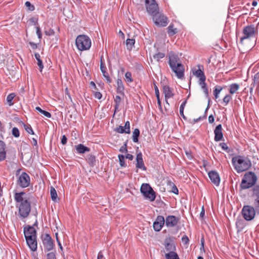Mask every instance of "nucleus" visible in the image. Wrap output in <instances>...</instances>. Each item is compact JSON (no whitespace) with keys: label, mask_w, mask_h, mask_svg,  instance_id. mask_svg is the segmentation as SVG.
<instances>
[{"label":"nucleus","mask_w":259,"mask_h":259,"mask_svg":"<svg viewBox=\"0 0 259 259\" xmlns=\"http://www.w3.org/2000/svg\"><path fill=\"white\" fill-rule=\"evenodd\" d=\"M179 222L180 218L172 215H168L165 220L166 226L170 228L176 226Z\"/></svg>","instance_id":"ddd939ff"},{"label":"nucleus","mask_w":259,"mask_h":259,"mask_svg":"<svg viewBox=\"0 0 259 259\" xmlns=\"http://www.w3.org/2000/svg\"><path fill=\"white\" fill-rule=\"evenodd\" d=\"M165 257L166 259H179L176 252H167L165 254Z\"/></svg>","instance_id":"f704fd0d"},{"label":"nucleus","mask_w":259,"mask_h":259,"mask_svg":"<svg viewBox=\"0 0 259 259\" xmlns=\"http://www.w3.org/2000/svg\"><path fill=\"white\" fill-rule=\"evenodd\" d=\"M257 180V177L254 172H247L243 176L240 187L243 190L249 189L255 185Z\"/></svg>","instance_id":"7ed1b4c3"},{"label":"nucleus","mask_w":259,"mask_h":259,"mask_svg":"<svg viewBox=\"0 0 259 259\" xmlns=\"http://www.w3.org/2000/svg\"><path fill=\"white\" fill-rule=\"evenodd\" d=\"M163 245L165 250L168 252H175V244L170 238H167L164 240Z\"/></svg>","instance_id":"dca6fc26"},{"label":"nucleus","mask_w":259,"mask_h":259,"mask_svg":"<svg viewBox=\"0 0 259 259\" xmlns=\"http://www.w3.org/2000/svg\"><path fill=\"white\" fill-rule=\"evenodd\" d=\"M140 191L146 199L150 201H154L156 197L155 193L149 184H143L141 187Z\"/></svg>","instance_id":"423d86ee"},{"label":"nucleus","mask_w":259,"mask_h":259,"mask_svg":"<svg viewBox=\"0 0 259 259\" xmlns=\"http://www.w3.org/2000/svg\"><path fill=\"white\" fill-rule=\"evenodd\" d=\"M222 87L220 86H216L213 90V94L215 99L219 98V95L222 90Z\"/></svg>","instance_id":"a19ab883"},{"label":"nucleus","mask_w":259,"mask_h":259,"mask_svg":"<svg viewBox=\"0 0 259 259\" xmlns=\"http://www.w3.org/2000/svg\"><path fill=\"white\" fill-rule=\"evenodd\" d=\"M25 239L29 248L33 251H36L37 248L36 236L33 237L28 236V238Z\"/></svg>","instance_id":"2eb2a0df"},{"label":"nucleus","mask_w":259,"mask_h":259,"mask_svg":"<svg viewBox=\"0 0 259 259\" xmlns=\"http://www.w3.org/2000/svg\"><path fill=\"white\" fill-rule=\"evenodd\" d=\"M47 259H56L55 252H50L47 254Z\"/></svg>","instance_id":"3c124183"},{"label":"nucleus","mask_w":259,"mask_h":259,"mask_svg":"<svg viewBox=\"0 0 259 259\" xmlns=\"http://www.w3.org/2000/svg\"><path fill=\"white\" fill-rule=\"evenodd\" d=\"M206 79V78H204L203 79H201L200 80H199V84L200 85L201 89L203 90V92L204 93V94L205 96L208 98V103L207 106V108L205 109V112L206 113V111L208 110L209 108V102H210V99L208 97V90L206 84L205 82Z\"/></svg>","instance_id":"a211bd4d"},{"label":"nucleus","mask_w":259,"mask_h":259,"mask_svg":"<svg viewBox=\"0 0 259 259\" xmlns=\"http://www.w3.org/2000/svg\"><path fill=\"white\" fill-rule=\"evenodd\" d=\"M232 99V97L230 95H227L223 98V102L225 103V105H227L230 100Z\"/></svg>","instance_id":"de8ad7c7"},{"label":"nucleus","mask_w":259,"mask_h":259,"mask_svg":"<svg viewBox=\"0 0 259 259\" xmlns=\"http://www.w3.org/2000/svg\"><path fill=\"white\" fill-rule=\"evenodd\" d=\"M214 118L212 115H210L208 117V122L210 123H212L214 122Z\"/></svg>","instance_id":"69168bd1"},{"label":"nucleus","mask_w":259,"mask_h":259,"mask_svg":"<svg viewBox=\"0 0 259 259\" xmlns=\"http://www.w3.org/2000/svg\"><path fill=\"white\" fill-rule=\"evenodd\" d=\"M198 69H196V68H194L192 70L193 74L196 76L197 77L199 78V80H201V79H203L204 78H206L204 73L203 71L201 69L200 67L201 66L200 65H198ZM202 67L203 66H201Z\"/></svg>","instance_id":"b1692460"},{"label":"nucleus","mask_w":259,"mask_h":259,"mask_svg":"<svg viewBox=\"0 0 259 259\" xmlns=\"http://www.w3.org/2000/svg\"><path fill=\"white\" fill-rule=\"evenodd\" d=\"M163 92L164 94L166 103L167 105H169L167 100L174 96V94L172 93L171 89L169 87V86L164 85L163 87Z\"/></svg>","instance_id":"5701e85b"},{"label":"nucleus","mask_w":259,"mask_h":259,"mask_svg":"<svg viewBox=\"0 0 259 259\" xmlns=\"http://www.w3.org/2000/svg\"><path fill=\"white\" fill-rule=\"evenodd\" d=\"M243 221L241 220H238L236 222V225L237 227V228L243 229L244 228V225L243 224Z\"/></svg>","instance_id":"09e8293b"},{"label":"nucleus","mask_w":259,"mask_h":259,"mask_svg":"<svg viewBox=\"0 0 259 259\" xmlns=\"http://www.w3.org/2000/svg\"><path fill=\"white\" fill-rule=\"evenodd\" d=\"M30 21L36 25L37 24V19L36 18H31L30 19Z\"/></svg>","instance_id":"0e129e2a"},{"label":"nucleus","mask_w":259,"mask_h":259,"mask_svg":"<svg viewBox=\"0 0 259 259\" xmlns=\"http://www.w3.org/2000/svg\"><path fill=\"white\" fill-rule=\"evenodd\" d=\"M5 144L4 142L0 141V161L6 158Z\"/></svg>","instance_id":"bb28decb"},{"label":"nucleus","mask_w":259,"mask_h":259,"mask_svg":"<svg viewBox=\"0 0 259 259\" xmlns=\"http://www.w3.org/2000/svg\"><path fill=\"white\" fill-rule=\"evenodd\" d=\"M119 151L121 152H125V153H126V152H127V144H126V143H125L124 144V145L120 147V148L119 149Z\"/></svg>","instance_id":"4d7b16f0"},{"label":"nucleus","mask_w":259,"mask_h":259,"mask_svg":"<svg viewBox=\"0 0 259 259\" xmlns=\"http://www.w3.org/2000/svg\"><path fill=\"white\" fill-rule=\"evenodd\" d=\"M114 131L116 133H120V134H123V133H126L127 134V131L124 128V126H122L121 125H119L118 127H117L114 129Z\"/></svg>","instance_id":"37998d69"},{"label":"nucleus","mask_w":259,"mask_h":259,"mask_svg":"<svg viewBox=\"0 0 259 259\" xmlns=\"http://www.w3.org/2000/svg\"><path fill=\"white\" fill-rule=\"evenodd\" d=\"M169 67L174 71L177 77L180 79H184V66L177 55L170 52L168 53Z\"/></svg>","instance_id":"f257e3e1"},{"label":"nucleus","mask_w":259,"mask_h":259,"mask_svg":"<svg viewBox=\"0 0 259 259\" xmlns=\"http://www.w3.org/2000/svg\"><path fill=\"white\" fill-rule=\"evenodd\" d=\"M118 157L119 158V164H120V166L125 167L126 166V165L125 163V160H124L125 157L123 155H121V154L118 155Z\"/></svg>","instance_id":"79ce46f5"},{"label":"nucleus","mask_w":259,"mask_h":259,"mask_svg":"<svg viewBox=\"0 0 259 259\" xmlns=\"http://www.w3.org/2000/svg\"><path fill=\"white\" fill-rule=\"evenodd\" d=\"M232 162L235 169L238 173L248 170L251 166L250 160L244 156L237 155L233 157Z\"/></svg>","instance_id":"f03ea898"},{"label":"nucleus","mask_w":259,"mask_h":259,"mask_svg":"<svg viewBox=\"0 0 259 259\" xmlns=\"http://www.w3.org/2000/svg\"><path fill=\"white\" fill-rule=\"evenodd\" d=\"M153 20L156 25L164 27L168 24L167 18L159 12L152 15Z\"/></svg>","instance_id":"1a4fd4ad"},{"label":"nucleus","mask_w":259,"mask_h":259,"mask_svg":"<svg viewBox=\"0 0 259 259\" xmlns=\"http://www.w3.org/2000/svg\"><path fill=\"white\" fill-rule=\"evenodd\" d=\"M24 233L25 238H28V236H30L31 237L36 236V232L35 228L31 226H28L27 230H25V228Z\"/></svg>","instance_id":"393cba45"},{"label":"nucleus","mask_w":259,"mask_h":259,"mask_svg":"<svg viewBox=\"0 0 259 259\" xmlns=\"http://www.w3.org/2000/svg\"><path fill=\"white\" fill-rule=\"evenodd\" d=\"M124 87L122 81L121 79L118 78L117 80V92L118 93L123 94Z\"/></svg>","instance_id":"c756f323"},{"label":"nucleus","mask_w":259,"mask_h":259,"mask_svg":"<svg viewBox=\"0 0 259 259\" xmlns=\"http://www.w3.org/2000/svg\"><path fill=\"white\" fill-rule=\"evenodd\" d=\"M25 194L24 192H16L14 195V199L16 202L21 203L24 201L23 196Z\"/></svg>","instance_id":"c85d7f7f"},{"label":"nucleus","mask_w":259,"mask_h":259,"mask_svg":"<svg viewBox=\"0 0 259 259\" xmlns=\"http://www.w3.org/2000/svg\"><path fill=\"white\" fill-rule=\"evenodd\" d=\"M182 241L185 244H187L189 241V239L187 236L184 235L182 238Z\"/></svg>","instance_id":"13d9d810"},{"label":"nucleus","mask_w":259,"mask_h":259,"mask_svg":"<svg viewBox=\"0 0 259 259\" xmlns=\"http://www.w3.org/2000/svg\"><path fill=\"white\" fill-rule=\"evenodd\" d=\"M25 6L27 8L28 10L30 11H33L34 9V7L33 5H31V3L27 1L25 4Z\"/></svg>","instance_id":"603ef678"},{"label":"nucleus","mask_w":259,"mask_h":259,"mask_svg":"<svg viewBox=\"0 0 259 259\" xmlns=\"http://www.w3.org/2000/svg\"><path fill=\"white\" fill-rule=\"evenodd\" d=\"M77 152L79 154H83L87 152H89L90 149L88 147L85 146L83 144H79L75 146Z\"/></svg>","instance_id":"a878e982"},{"label":"nucleus","mask_w":259,"mask_h":259,"mask_svg":"<svg viewBox=\"0 0 259 259\" xmlns=\"http://www.w3.org/2000/svg\"><path fill=\"white\" fill-rule=\"evenodd\" d=\"M124 128L127 131V134H130L131 131H130V123L128 121H127L125 123V125L124 126Z\"/></svg>","instance_id":"864d4df0"},{"label":"nucleus","mask_w":259,"mask_h":259,"mask_svg":"<svg viewBox=\"0 0 259 259\" xmlns=\"http://www.w3.org/2000/svg\"><path fill=\"white\" fill-rule=\"evenodd\" d=\"M97 259H105L104 257V256L103 254L102 253L101 251H100L98 254Z\"/></svg>","instance_id":"774afa93"},{"label":"nucleus","mask_w":259,"mask_h":259,"mask_svg":"<svg viewBox=\"0 0 259 259\" xmlns=\"http://www.w3.org/2000/svg\"><path fill=\"white\" fill-rule=\"evenodd\" d=\"M135 43V40L133 38H128L126 40V44L127 49L131 50Z\"/></svg>","instance_id":"4c0bfd02"},{"label":"nucleus","mask_w":259,"mask_h":259,"mask_svg":"<svg viewBox=\"0 0 259 259\" xmlns=\"http://www.w3.org/2000/svg\"><path fill=\"white\" fill-rule=\"evenodd\" d=\"M165 224V219L162 215L157 217L153 223V229L155 231L158 232L161 230L162 227Z\"/></svg>","instance_id":"4468645a"},{"label":"nucleus","mask_w":259,"mask_h":259,"mask_svg":"<svg viewBox=\"0 0 259 259\" xmlns=\"http://www.w3.org/2000/svg\"><path fill=\"white\" fill-rule=\"evenodd\" d=\"M253 83L257 84H259V72L256 73L254 75Z\"/></svg>","instance_id":"5fc2aeb1"},{"label":"nucleus","mask_w":259,"mask_h":259,"mask_svg":"<svg viewBox=\"0 0 259 259\" xmlns=\"http://www.w3.org/2000/svg\"><path fill=\"white\" fill-rule=\"evenodd\" d=\"M12 134L16 138H18L20 136L19 131L17 127H13L12 129Z\"/></svg>","instance_id":"8fccbe9b"},{"label":"nucleus","mask_w":259,"mask_h":259,"mask_svg":"<svg viewBox=\"0 0 259 259\" xmlns=\"http://www.w3.org/2000/svg\"><path fill=\"white\" fill-rule=\"evenodd\" d=\"M67 139L65 135H63L61 138V143L63 145H65L67 143Z\"/></svg>","instance_id":"680f3d73"},{"label":"nucleus","mask_w":259,"mask_h":259,"mask_svg":"<svg viewBox=\"0 0 259 259\" xmlns=\"http://www.w3.org/2000/svg\"><path fill=\"white\" fill-rule=\"evenodd\" d=\"M147 11L152 16L159 12V8L155 0H145Z\"/></svg>","instance_id":"f8f14e48"},{"label":"nucleus","mask_w":259,"mask_h":259,"mask_svg":"<svg viewBox=\"0 0 259 259\" xmlns=\"http://www.w3.org/2000/svg\"><path fill=\"white\" fill-rule=\"evenodd\" d=\"M100 69L102 72L103 75L106 78V81L108 83H110L111 82V80L109 77L108 73L106 71V67L102 61V57L101 58Z\"/></svg>","instance_id":"4be33fe9"},{"label":"nucleus","mask_w":259,"mask_h":259,"mask_svg":"<svg viewBox=\"0 0 259 259\" xmlns=\"http://www.w3.org/2000/svg\"><path fill=\"white\" fill-rule=\"evenodd\" d=\"M222 131L223 128L221 124H220L216 126L214 131V140L216 142H218L222 140L223 138V134Z\"/></svg>","instance_id":"aec40b11"},{"label":"nucleus","mask_w":259,"mask_h":259,"mask_svg":"<svg viewBox=\"0 0 259 259\" xmlns=\"http://www.w3.org/2000/svg\"><path fill=\"white\" fill-rule=\"evenodd\" d=\"M125 80L127 82H131L133 81L132 77V74L130 72H126L125 74Z\"/></svg>","instance_id":"49530a36"},{"label":"nucleus","mask_w":259,"mask_h":259,"mask_svg":"<svg viewBox=\"0 0 259 259\" xmlns=\"http://www.w3.org/2000/svg\"><path fill=\"white\" fill-rule=\"evenodd\" d=\"M209 178L212 183L218 186L220 182V178L218 173L215 171H211L208 173Z\"/></svg>","instance_id":"6ab92c4d"},{"label":"nucleus","mask_w":259,"mask_h":259,"mask_svg":"<svg viewBox=\"0 0 259 259\" xmlns=\"http://www.w3.org/2000/svg\"><path fill=\"white\" fill-rule=\"evenodd\" d=\"M76 46L80 51L89 50L91 46V40L89 36L85 35H78L75 40Z\"/></svg>","instance_id":"39448f33"},{"label":"nucleus","mask_w":259,"mask_h":259,"mask_svg":"<svg viewBox=\"0 0 259 259\" xmlns=\"http://www.w3.org/2000/svg\"><path fill=\"white\" fill-rule=\"evenodd\" d=\"M114 101L115 103V112L119 111V107L120 105L121 99L119 96H116L114 98Z\"/></svg>","instance_id":"7c9ffc66"},{"label":"nucleus","mask_w":259,"mask_h":259,"mask_svg":"<svg viewBox=\"0 0 259 259\" xmlns=\"http://www.w3.org/2000/svg\"><path fill=\"white\" fill-rule=\"evenodd\" d=\"M252 198L253 200V204L259 208V184L256 185L252 189Z\"/></svg>","instance_id":"f3484780"},{"label":"nucleus","mask_w":259,"mask_h":259,"mask_svg":"<svg viewBox=\"0 0 259 259\" xmlns=\"http://www.w3.org/2000/svg\"><path fill=\"white\" fill-rule=\"evenodd\" d=\"M16 95L15 93L10 94L7 97V102L8 105L11 106L13 105L14 103L12 102L13 99L15 97Z\"/></svg>","instance_id":"e433bc0d"},{"label":"nucleus","mask_w":259,"mask_h":259,"mask_svg":"<svg viewBox=\"0 0 259 259\" xmlns=\"http://www.w3.org/2000/svg\"><path fill=\"white\" fill-rule=\"evenodd\" d=\"M35 110L40 112V113H41L42 114H43L44 115H45V116H46L47 117L50 118L51 117V114L50 112L42 110L39 107H36L35 108Z\"/></svg>","instance_id":"58836bf2"},{"label":"nucleus","mask_w":259,"mask_h":259,"mask_svg":"<svg viewBox=\"0 0 259 259\" xmlns=\"http://www.w3.org/2000/svg\"><path fill=\"white\" fill-rule=\"evenodd\" d=\"M86 160L91 167H94L96 165V157L92 154L87 156Z\"/></svg>","instance_id":"cd10ccee"},{"label":"nucleus","mask_w":259,"mask_h":259,"mask_svg":"<svg viewBox=\"0 0 259 259\" xmlns=\"http://www.w3.org/2000/svg\"><path fill=\"white\" fill-rule=\"evenodd\" d=\"M41 238L45 252L51 251L54 249L55 247L54 242L49 234L42 235Z\"/></svg>","instance_id":"0eeeda50"},{"label":"nucleus","mask_w":259,"mask_h":259,"mask_svg":"<svg viewBox=\"0 0 259 259\" xmlns=\"http://www.w3.org/2000/svg\"><path fill=\"white\" fill-rule=\"evenodd\" d=\"M50 194L53 201H56L57 199V194L55 189L53 187H51L50 189Z\"/></svg>","instance_id":"c9c22d12"},{"label":"nucleus","mask_w":259,"mask_h":259,"mask_svg":"<svg viewBox=\"0 0 259 259\" xmlns=\"http://www.w3.org/2000/svg\"><path fill=\"white\" fill-rule=\"evenodd\" d=\"M136 167L137 168L141 169L143 170H146L147 168L145 166L141 152L137 154L136 156Z\"/></svg>","instance_id":"412c9836"},{"label":"nucleus","mask_w":259,"mask_h":259,"mask_svg":"<svg viewBox=\"0 0 259 259\" xmlns=\"http://www.w3.org/2000/svg\"><path fill=\"white\" fill-rule=\"evenodd\" d=\"M54 33V32L52 29H50L48 31H45V34L47 35H51L53 34Z\"/></svg>","instance_id":"338daca9"},{"label":"nucleus","mask_w":259,"mask_h":259,"mask_svg":"<svg viewBox=\"0 0 259 259\" xmlns=\"http://www.w3.org/2000/svg\"><path fill=\"white\" fill-rule=\"evenodd\" d=\"M176 33H177V29L174 28L173 25H170L168 27V33L170 35H173L174 34H176Z\"/></svg>","instance_id":"c03bdc74"},{"label":"nucleus","mask_w":259,"mask_h":259,"mask_svg":"<svg viewBox=\"0 0 259 259\" xmlns=\"http://www.w3.org/2000/svg\"><path fill=\"white\" fill-rule=\"evenodd\" d=\"M24 127L25 131L28 133L31 134V135L34 134V132L30 125H27V124H24Z\"/></svg>","instance_id":"a18cd8bd"},{"label":"nucleus","mask_w":259,"mask_h":259,"mask_svg":"<svg viewBox=\"0 0 259 259\" xmlns=\"http://www.w3.org/2000/svg\"><path fill=\"white\" fill-rule=\"evenodd\" d=\"M94 96L98 99H101L102 98V95L100 92H96L94 93Z\"/></svg>","instance_id":"052dcab7"},{"label":"nucleus","mask_w":259,"mask_h":259,"mask_svg":"<svg viewBox=\"0 0 259 259\" xmlns=\"http://www.w3.org/2000/svg\"><path fill=\"white\" fill-rule=\"evenodd\" d=\"M140 136V131L138 128H135L133 133V140L135 143L138 142V138Z\"/></svg>","instance_id":"72a5a7b5"},{"label":"nucleus","mask_w":259,"mask_h":259,"mask_svg":"<svg viewBox=\"0 0 259 259\" xmlns=\"http://www.w3.org/2000/svg\"><path fill=\"white\" fill-rule=\"evenodd\" d=\"M165 56V54L163 53L158 52L153 56V58L157 62L159 61L161 59H162Z\"/></svg>","instance_id":"ea45409f"},{"label":"nucleus","mask_w":259,"mask_h":259,"mask_svg":"<svg viewBox=\"0 0 259 259\" xmlns=\"http://www.w3.org/2000/svg\"><path fill=\"white\" fill-rule=\"evenodd\" d=\"M30 210V203L27 199H25L23 202L20 203L19 206V213L22 218H27L29 215Z\"/></svg>","instance_id":"6e6552de"},{"label":"nucleus","mask_w":259,"mask_h":259,"mask_svg":"<svg viewBox=\"0 0 259 259\" xmlns=\"http://www.w3.org/2000/svg\"><path fill=\"white\" fill-rule=\"evenodd\" d=\"M220 146L222 148V149L227 152L228 151L229 147L227 145V144L225 143H221L220 144Z\"/></svg>","instance_id":"6e6d98bb"},{"label":"nucleus","mask_w":259,"mask_h":259,"mask_svg":"<svg viewBox=\"0 0 259 259\" xmlns=\"http://www.w3.org/2000/svg\"><path fill=\"white\" fill-rule=\"evenodd\" d=\"M258 32L257 26L253 24L248 25L244 27L242 30V36L240 37V42L243 44L245 39L255 37Z\"/></svg>","instance_id":"20e7f679"},{"label":"nucleus","mask_w":259,"mask_h":259,"mask_svg":"<svg viewBox=\"0 0 259 259\" xmlns=\"http://www.w3.org/2000/svg\"><path fill=\"white\" fill-rule=\"evenodd\" d=\"M34 56H35V59L37 61V65L39 67V69L40 71L41 72L42 70V69L44 68V66H43V64H42V61L40 59V55L38 53H35L34 54Z\"/></svg>","instance_id":"2f4dec72"},{"label":"nucleus","mask_w":259,"mask_h":259,"mask_svg":"<svg viewBox=\"0 0 259 259\" xmlns=\"http://www.w3.org/2000/svg\"><path fill=\"white\" fill-rule=\"evenodd\" d=\"M30 184V178L29 175L25 172H23L19 176L17 181V185L21 188H26Z\"/></svg>","instance_id":"9b49d317"},{"label":"nucleus","mask_w":259,"mask_h":259,"mask_svg":"<svg viewBox=\"0 0 259 259\" xmlns=\"http://www.w3.org/2000/svg\"><path fill=\"white\" fill-rule=\"evenodd\" d=\"M239 85L237 83H232L230 85L229 92L231 94H234L239 90Z\"/></svg>","instance_id":"473e14b6"},{"label":"nucleus","mask_w":259,"mask_h":259,"mask_svg":"<svg viewBox=\"0 0 259 259\" xmlns=\"http://www.w3.org/2000/svg\"><path fill=\"white\" fill-rule=\"evenodd\" d=\"M36 34L38 36V37L40 39L41 38V36H42V34H41V31H40V29L39 28V27L38 26H37L36 27Z\"/></svg>","instance_id":"bf43d9fd"},{"label":"nucleus","mask_w":259,"mask_h":259,"mask_svg":"<svg viewBox=\"0 0 259 259\" xmlns=\"http://www.w3.org/2000/svg\"><path fill=\"white\" fill-rule=\"evenodd\" d=\"M171 191L176 194H178L179 193L178 189L175 185H174V186L172 187Z\"/></svg>","instance_id":"e2e57ef3"},{"label":"nucleus","mask_w":259,"mask_h":259,"mask_svg":"<svg viewBox=\"0 0 259 259\" xmlns=\"http://www.w3.org/2000/svg\"><path fill=\"white\" fill-rule=\"evenodd\" d=\"M242 214L245 220L251 221L254 219L255 215L254 208L249 205H245L242 209Z\"/></svg>","instance_id":"9d476101"}]
</instances>
